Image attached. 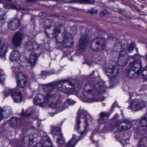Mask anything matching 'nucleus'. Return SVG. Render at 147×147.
<instances>
[{
    "label": "nucleus",
    "instance_id": "5701e85b",
    "mask_svg": "<svg viewBox=\"0 0 147 147\" xmlns=\"http://www.w3.org/2000/svg\"><path fill=\"white\" fill-rule=\"evenodd\" d=\"M38 57L37 55L35 53H32L30 56L27 61L32 66L35 65V63Z\"/></svg>",
    "mask_w": 147,
    "mask_h": 147
},
{
    "label": "nucleus",
    "instance_id": "bb28decb",
    "mask_svg": "<svg viewBox=\"0 0 147 147\" xmlns=\"http://www.w3.org/2000/svg\"><path fill=\"white\" fill-rule=\"evenodd\" d=\"M76 136L74 135L71 140L66 145L65 147H74L78 141L77 139H76Z\"/></svg>",
    "mask_w": 147,
    "mask_h": 147
},
{
    "label": "nucleus",
    "instance_id": "a18cd8bd",
    "mask_svg": "<svg viewBox=\"0 0 147 147\" xmlns=\"http://www.w3.org/2000/svg\"><path fill=\"white\" fill-rule=\"evenodd\" d=\"M118 115H116L114 117V119H115L117 118V117H118Z\"/></svg>",
    "mask_w": 147,
    "mask_h": 147
},
{
    "label": "nucleus",
    "instance_id": "a878e982",
    "mask_svg": "<svg viewBox=\"0 0 147 147\" xmlns=\"http://www.w3.org/2000/svg\"><path fill=\"white\" fill-rule=\"evenodd\" d=\"M100 118L98 120V122L103 123L105 122L108 119V114L107 113L102 112L100 114Z\"/></svg>",
    "mask_w": 147,
    "mask_h": 147
},
{
    "label": "nucleus",
    "instance_id": "37998d69",
    "mask_svg": "<svg viewBox=\"0 0 147 147\" xmlns=\"http://www.w3.org/2000/svg\"><path fill=\"white\" fill-rule=\"evenodd\" d=\"M105 99V98L104 97H103L101 99L99 100V101H103V100H104Z\"/></svg>",
    "mask_w": 147,
    "mask_h": 147
},
{
    "label": "nucleus",
    "instance_id": "ddd939ff",
    "mask_svg": "<svg viewBox=\"0 0 147 147\" xmlns=\"http://www.w3.org/2000/svg\"><path fill=\"white\" fill-rule=\"evenodd\" d=\"M51 142L47 136H43L40 143L36 144L33 147H51Z\"/></svg>",
    "mask_w": 147,
    "mask_h": 147
},
{
    "label": "nucleus",
    "instance_id": "603ef678",
    "mask_svg": "<svg viewBox=\"0 0 147 147\" xmlns=\"http://www.w3.org/2000/svg\"><path fill=\"white\" fill-rule=\"evenodd\" d=\"M70 60H71V61H73V59H72V58H71V59H70Z\"/></svg>",
    "mask_w": 147,
    "mask_h": 147
},
{
    "label": "nucleus",
    "instance_id": "3c124183",
    "mask_svg": "<svg viewBox=\"0 0 147 147\" xmlns=\"http://www.w3.org/2000/svg\"><path fill=\"white\" fill-rule=\"evenodd\" d=\"M2 1L1 0H0V3H2Z\"/></svg>",
    "mask_w": 147,
    "mask_h": 147
},
{
    "label": "nucleus",
    "instance_id": "473e14b6",
    "mask_svg": "<svg viewBox=\"0 0 147 147\" xmlns=\"http://www.w3.org/2000/svg\"><path fill=\"white\" fill-rule=\"evenodd\" d=\"M5 111L3 108H0V121L3 118Z\"/></svg>",
    "mask_w": 147,
    "mask_h": 147
},
{
    "label": "nucleus",
    "instance_id": "4468645a",
    "mask_svg": "<svg viewBox=\"0 0 147 147\" xmlns=\"http://www.w3.org/2000/svg\"><path fill=\"white\" fill-rule=\"evenodd\" d=\"M134 122L129 121L128 120H125L121 122L118 121L116 122L114 128L117 127L119 126L121 123L122 125L121 126V130H126L130 128L132 126V124H134Z\"/></svg>",
    "mask_w": 147,
    "mask_h": 147
},
{
    "label": "nucleus",
    "instance_id": "9d476101",
    "mask_svg": "<svg viewBox=\"0 0 147 147\" xmlns=\"http://www.w3.org/2000/svg\"><path fill=\"white\" fill-rule=\"evenodd\" d=\"M146 101L141 99H136L130 104V107L134 111L140 110L145 108L147 105Z\"/></svg>",
    "mask_w": 147,
    "mask_h": 147
},
{
    "label": "nucleus",
    "instance_id": "a211bd4d",
    "mask_svg": "<svg viewBox=\"0 0 147 147\" xmlns=\"http://www.w3.org/2000/svg\"><path fill=\"white\" fill-rule=\"evenodd\" d=\"M127 47V45H124L121 46L120 53L119 55L118 58L119 59L122 60H125L126 58L128 57L127 55L126 50Z\"/></svg>",
    "mask_w": 147,
    "mask_h": 147
},
{
    "label": "nucleus",
    "instance_id": "f03ea898",
    "mask_svg": "<svg viewBox=\"0 0 147 147\" xmlns=\"http://www.w3.org/2000/svg\"><path fill=\"white\" fill-rule=\"evenodd\" d=\"M90 116L86 112L82 109H80L78 113L76 120L75 129L83 136L88 130V121L91 120Z\"/></svg>",
    "mask_w": 147,
    "mask_h": 147
},
{
    "label": "nucleus",
    "instance_id": "8fccbe9b",
    "mask_svg": "<svg viewBox=\"0 0 147 147\" xmlns=\"http://www.w3.org/2000/svg\"><path fill=\"white\" fill-rule=\"evenodd\" d=\"M51 27L50 26H46V28H50Z\"/></svg>",
    "mask_w": 147,
    "mask_h": 147
},
{
    "label": "nucleus",
    "instance_id": "ea45409f",
    "mask_svg": "<svg viewBox=\"0 0 147 147\" xmlns=\"http://www.w3.org/2000/svg\"><path fill=\"white\" fill-rule=\"evenodd\" d=\"M118 44L119 45V44L118 43H116L115 45L114 48V51H118Z\"/></svg>",
    "mask_w": 147,
    "mask_h": 147
},
{
    "label": "nucleus",
    "instance_id": "9b49d317",
    "mask_svg": "<svg viewBox=\"0 0 147 147\" xmlns=\"http://www.w3.org/2000/svg\"><path fill=\"white\" fill-rule=\"evenodd\" d=\"M27 77L22 72L18 73L17 77V86L19 88H23L26 86Z\"/></svg>",
    "mask_w": 147,
    "mask_h": 147
},
{
    "label": "nucleus",
    "instance_id": "423d86ee",
    "mask_svg": "<svg viewBox=\"0 0 147 147\" xmlns=\"http://www.w3.org/2000/svg\"><path fill=\"white\" fill-rule=\"evenodd\" d=\"M72 83L67 80H62L59 81L57 84V88L59 90L64 92L69 93L75 90V88H71Z\"/></svg>",
    "mask_w": 147,
    "mask_h": 147
},
{
    "label": "nucleus",
    "instance_id": "7c9ffc66",
    "mask_svg": "<svg viewBox=\"0 0 147 147\" xmlns=\"http://www.w3.org/2000/svg\"><path fill=\"white\" fill-rule=\"evenodd\" d=\"M64 139L63 138L62 135H59L57 141V143L59 145H61L64 143Z\"/></svg>",
    "mask_w": 147,
    "mask_h": 147
},
{
    "label": "nucleus",
    "instance_id": "4c0bfd02",
    "mask_svg": "<svg viewBox=\"0 0 147 147\" xmlns=\"http://www.w3.org/2000/svg\"><path fill=\"white\" fill-rule=\"evenodd\" d=\"M108 13V12L106 10H104L100 12V15L101 16L106 15Z\"/></svg>",
    "mask_w": 147,
    "mask_h": 147
},
{
    "label": "nucleus",
    "instance_id": "7ed1b4c3",
    "mask_svg": "<svg viewBox=\"0 0 147 147\" xmlns=\"http://www.w3.org/2000/svg\"><path fill=\"white\" fill-rule=\"evenodd\" d=\"M64 29L63 26L62 25H60L55 28L53 30L54 33L53 34V36L56 37L57 42L66 43V46L67 47H70L72 46L73 42L71 38H68V34H66L65 32H63L62 33L63 38H57V37L58 34L60 33L61 30H64Z\"/></svg>",
    "mask_w": 147,
    "mask_h": 147
},
{
    "label": "nucleus",
    "instance_id": "58836bf2",
    "mask_svg": "<svg viewBox=\"0 0 147 147\" xmlns=\"http://www.w3.org/2000/svg\"><path fill=\"white\" fill-rule=\"evenodd\" d=\"M67 103L69 105H73L75 102L74 101L71 100L70 99H67Z\"/></svg>",
    "mask_w": 147,
    "mask_h": 147
},
{
    "label": "nucleus",
    "instance_id": "6e6552de",
    "mask_svg": "<svg viewBox=\"0 0 147 147\" xmlns=\"http://www.w3.org/2000/svg\"><path fill=\"white\" fill-rule=\"evenodd\" d=\"M105 43L104 38L97 37L92 40L90 47L94 51L97 52L105 48Z\"/></svg>",
    "mask_w": 147,
    "mask_h": 147
},
{
    "label": "nucleus",
    "instance_id": "cd10ccee",
    "mask_svg": "<svg viewBox=\"0 0 147 147\" xmlns=\"http://www.w3.org/2000/svg\"><path fill=\"white\" fill-rule=\"evenodd\" d=\"M95 0H73L70 1V3H78L83 4H93L94 3Z\"/></svg>",
    "mask_w": 147,
    "mask_h": 147
},
{
    "label": "nucleus",
    "instance_id": "2eb2a0df",
    "mask_svg": "<svg viewBox=\"0 0 147 147\" xmlns=\"http://www.w3.org/2000/svg\"><path fill=\"white\" fill-rule=\"evenodd\" d=\"M87 35L85 34L82 36L79 42V48L80 51L81 52L84 51L86 48V45L88 43Z\"/></svg>",
    "mask_w": 147,
    "mask_h": 147
},
{
    "label": "nucleus",
    "instance_id": "4d7b16f0",
    "mask_svg": "<svg viewBox=\"0 0 147 147\" xmlns=\"http://www.w3.org/2000/svg\"><path fill=\"white\" fill-rule=\"evenodd\" d=\"M143 76H144V75L143 74Z\"/></svg>",
    "mask_w": 147,
    "mask_h": 147
},
{
    "label": "nucleus",
    "instance_id": "aec40b11",
    "mask_svg": "<svg viewBox=\"0 0 147 147\" xmlns=\"http://www.w3.org/2000/svg\"><path fill=\"white\" fill-rule=\"evenodd\" d=\"M4 6L6 9H11L17 10L24 9V8H21L16 2H14L11 4L4 3Z\"/></svg>",
    "mask_w": 147,
    "mask_h": 147
},
{
    "label": "nucleus",
    "instance_id": "20e7f679",
    "mask_svg": "<svg viewBox=\"0 0 147 147\" xmlns=\"http://www.w3.org/2000/svg\"><path fill=\"white\" fill-rule=\"evenodd\" d=\"M93 87L91 83H88L85 86L83 92L84 101L90 102L96 101L94 97V92L92 89Z\"/></svg>",
    "mask_w": 147,
    "mask_h": 147
},
{
    "label": "nucleus",
    "instance_id": "412c9836",
    "mask_svg": "<svg viewBox=\"0 0 147 147\" xmlns=\"http://www.w3.org/2000/svg\"><path fill=\"white\" fill-rule=\"evenodd\" d=\"M37 45L35 42L29 41L26 42L25 44V49L29 51H34L36 48Z\"/></svg>",
    "mask_w": 147,
    "mask_h": 147
},
{
    "label": "nucleus",
    "instance_id": "72a5a7b5",
    "mask_svg": "<svg viewBox=\"0 0 147 147\" xmlns=\"http://www.w3.org/2000/svg\"><path fill=\"white\" fill-rule=\"evenodd\" d=\"M4 16L3 15L0 16V27L2 26L5 22Z\"/></svg>",
    "mask_w": 147,
    "mask_h": 147
},
{
    "label": "nucleus",
    "instance_id": "f8f14e48",
    "mask_svg": "<svg viewBox=\"0 0 147 147\" xmlns=\"http://www.w3.org/2000/svg\"><path fill=\"white\" fill-rule=\"evenodd\" d=\"M24 38L23 33L18 32L15 34L12 39V43L16 47H19L22 44V41Z\"/></svg>",
    "mask_w": 147,
    "mask_h": 147
},
{
    "label": "nucleus",
    "instance_id": "b1692460",
    "mask_svg": "<svg viewBox=\"0 0 147 147\" xmlns=\"http://www.w3.org/2000/svg\"><path fill=\"white\" fill-rule=\"evenodd\" d=\"M133 122L136 123V125L138 123H140L143 127L147 126V113L141 119H138L136 121H133Z\"/></svg>",
    "mask_w": 147,
    "mask_h": 147
},
{
    "label": "nucleus",
    "instance_id": "39448f33",
    "mask_svg": "<svg viewBox=\"0 0 147 147\" xmlns=\"http://www.w3.org/2000/svg\"><path fill=\"white\" fill-rule=\"evenodd\" d=\"M119 68L118 66L113 64H108L105 69V71L106 74L109 76L113 78L111 80V82L114 84H116L118 82V80L115 78L119 73Z\"/></svg>",
    "mask_w": 147,
    "mask_h": 147
},
{
    "label": "nucleus",
    "instance_id": "0eeeda50",
    "mask_svg": "<svg viewBox=\"0 0 147 147\" xmlns=\"http://www.w3.org/2000/svg\"><path fill=\"white\" fill-rule=\"evenodd\" d=\"M4 94L6 96L10 94L15 102H21L23 99L21 93L17 89H7L4 91Z\"/></svg>",
    "mask_w": 147,
    "mask_h": 147
},
{
    "label": "nucleus",
    "instance_id": "2f4dec72",
    "mask_svg": "<svg viewBox=\"0 0 147 147\" xmlns=\"http://www.w3.org/2000/svg\"><path fill=\"white\" fill-rule=\"evenodd\" d=\"M5 74L3 72V71L0 70V83L3 82L4 80V76Z\"/></svg>",
    "mask_w": 147,
    "mask_h": 147
},
{
    "label": "nucleus",
    "instance_id": "393cba45",
    "mask_svg": "<svg viewBox=\"0 0 147 147\" xmlns=\"http://www.w3.org/2000/svg\"><path fill=\"white\" fill-rule=\"evenodd\" d=\"M97 91L100 93L104 92L107 87L103 82H100L99 84H96L94 87Z\"/></svg>",
    "mask_w": 147,
    "mask_h": 147
},
{
    "label": "nucleus",
    "instance_id": "a19ab883",
    "mask_svg": "<svg viewBox=\"0 0 147 147\" xmlns=\"http://www.w3.org/2000/svg\"><path fill=\"white\" fill-rule=\"evenodd\" d=\"M29 111V110H27V112H26V113L25 114H24V113H22V115L23 116H29L30 115L31 113H28V111Z\"/></svg>",
    "mask_w": 147,
    "mask_h": 147
},
{
    "label": "nucleus",
    "instance_id": "de8ad7c7",
    "mask_svg": "<svg viewBox=\"0 0 147 147\" xmlns=\"http://www.w3.org/2000/svg\"><path fill=\"white\" fill-rule=\"evenodd\" d=\"M94 71H93L92 72L90 75V76H92L94 74Z\"/></svg>",
    "mask_w": 147,
    "mask_h": 147
},
{
    "label": "nucleus",
    "instance_id": "79ce46f5",
    "mask_svg": "<svg viewBox=\"0 0 147 147\" xmlns=\"http://www.w3.org/2000/svg\"><path fill=\"white\" fill-rule=\"evenodd\" d=\"M42 74L44 76L46 75L47 74V72L45 71H43L42 72Z\"/></svg>",
    "mask_w": 147,
    "mask_h": 147
},
{
    "label": "nucleus",
    "instance_id": "4be33fe9",
    "mask_svg": "<svg viewBox=\"0 0 147 147\" xmlns=\"http://www.w3.org/2000/svg\"><path fill=\"white\" fill-rule=\"evenodd\" d=\"M20 54L18 51H13L11 53L10 59L12 61H17L20 60Z\"/></svg>",
    "mask_w": 147,
    "mask_h": 147
},
{
    "label": "nucleus",
    "instance_id": "f257e3e1",
    "mask_svg": "<svg viewBox=\"0 0 147 147\" xmlns=\"http://www.w3.org/2000/svg\"><path fill=\"white\" fill-rule=\"evenodd\" d=\"M55 87L54 83H51L44 85L43 89L46 93L45 96L41 94H38L34 99V103L36 105H39L41 107L44 104H48L51 108L57 109L58 112L61 111L67 107L66 102L61 103L57 100L58 97L55 95L50 94Z\"/></svg>",
    "mask_w": 147,
    "mask_h": 147
},
{
    "label": "nucleus",
    "instance_id": "49530a36",
    "mask_svg": "<svg viewBox=\"0 0 147 147\" xmlns=\"http://www.w3.org/2000/svg\"><path fill=\"white\" fill-rule=\"evenodd\" d=\"M6 1H8V2H10L12 1V0H5Z\"/></svg>",
    "mask_w": 147,
    "mask_h": 147
},
{
    "label": "nucleus",
    "instance_id": "5fc2aeb1",
    "mask_svg": "<svg viewBox=\"0 0 147 147\" xmlns=\"http://www.w3.org/2000/svg\"><path fill=\"white\" fill-rule=\"evenodd\" d=\"M76 86H77L78 87V86H78L77 85H76Z\"/></svg>",
    "mask_w": 147,
    "mask_h": 147
},
{
    "label": "nucleus",
    "instance_id": "c85d7f7f",
    "mask_svg": "<svg viewBox=\"0 0 147 147\" xmlns=\"http://www.w3.org/2000/svg\"><path fill=\"white\" fill-rule=\"evenodd\" d=\"M138 147H147V137H143L141 138Z\"/></svg>",
    "mask_w": 147,
    "mask_h": 147
},
{
    "label": "nucleus",
    "instance_id": "c03bdc74",
    "mask_svg": "<svg viewBox=\"0 0 147 147\" xmlns=\"http://www.w3.org/2000/svg\"><path fill=\"white\" fill-rule=\"evenodd\" d=\"M129 96L130 97V98H131V97L133 96V94L131 93H129Z\"/></svg>",
    "mask_w": 147,
    "mask_h": 147
},
{
    "label": "nucleus",
    "instance_id": "864d4df0",
    "mask_svg": "<svg viewBox=\"0 0 147 147\" xmlns=\"http://www.w3.org/2000/svg\"><path fill=\"white\" fill-rule=\"evenodd\" d=\"M54 73H52L51 74H54Z\"/></svg>",
    "mask_w": 147,
    "mask_h": 147
},
{
    "label": "nucleus",
    "instance_id": "e433bc0d",
    "mask_svg": "<svg viewBox=\"0 0 147 147\" xmlns=\"http://www.w3.org/2000/svg\"><path fill=\"white\" fill-rule=\"evenodd\" d=\"M129 139L125 140V139L122 140L121 141V142L123 146H124L125 144L129 143Z\"/></svg>",
    "mask_w": 147,
    "mask_h": 147
},
{
    "label": "nucleus",
    "instance_id": "dca6fc26",
    "mask_svg": "<svg viewBox=\"0 0 147 147\" xmlns=\"http://www.w3.org/2000/svg\"><path fill=\"white\" fill-rule=\"evenodd\" d=\"M37 137L36 134L31 135L29 136H26L24 138L23 142L25 146L27 147L32 145L34 138Z\"/></svg>",
    "mask_w": 147,
    "mask_h": 147
},
{
    "label": "nucleus",
    "instance_id": "1a4fd4ad",
    "mask_svg": "<svg viewBox=\"0 0 147 147\" xmlns=\"http://www.w3.org/2000/svg\"><path fill=\"white\" fill-rule=\"evenodd\" d=\"M141 67V63L139 61L136 62L134 61V63H131L129 65L130 69L128 72V76L131 78H136L138 76V73L140 70H137L138 72L136 73L135 70L137 68H139Z\"/></svg>",
    "mask_w": 147,
    "mask_h": 147
},
{
    "label": "nucleus",
    "instance_id": "f3484780",
    "mask_svg": "<svg viewBox=\"0 0 147 147\" xmlns=\"http://www.w3.org/2000/svg\"><path fill=\"white\" fill-rule=\"evenodd\" d=\"M19 25V20L18 19L14 18L9 22L8 28L11 30H15L18 28Z\"/></svg>",
    "mask_w": 147,
    "mask_h": 147
},
{
    "label": "nucleus",
    "instance_id": "6ab92c4d",
    "mask_svg": "<svg viewBox=\"0 0 147 147\" xmlns=\"http://www.w3.org/2000/svg\"><path fill=\"white\" fill-rule=\"evenodd\" d=\"M10 125L12 127L16 129L20 126V120L16 117H13L10 121Z\"/></svg>",
    "mask_w": 147,
    "mask_h": 147
},
{
    "label": "nucleus",
    "instance_id": "f704fd0d",
    "mask_svg": "<svg viewBox=\"0 0 147 147\" xmlns=\"http://www.w3.org/2000/svg\"><path fill=\"white\" fill-rule=\"evenodd\" d=\"M88 12L91 14H94L97 13L98 12V10L97 9L94 10V9H91L88 11Z\"/></svg>",
    "mask_w": 147,
    "mask_h": 147
},
{
    "label": "nucleus",
    "instance_id": "09e8293b",
    "mask_svg": "<svg viewBox=\"0 0 147 147\" xmlns=\"http://www.w3.org/2000/svg\"><path fill=\"white\" fill-rule=\"evenodd\" d=\"M115 104H113V106H112V108L113 109V108L114 107V105H115Z\"/></svg>",
    "mask_w": 147,
    "mask_h": 147
},
{
    "label": "nucleus",
    "instance_id": "c9c22d12",
    "mask_svg": "<svg viewBox=\"0 0 147 147\" xmlns=\"http://www.w3.org/2000/svg\"><path fill=\"white\" fill-rule=\"evenodd\" d=\"M135 45L134 43H131L129 46L128 48V51L130 52L133 50L135 47Z\"/></svg>",
    "mask_w": 147,
    "mask_h": 147
},
{
    "label": "nucleus",
    "instance_id": "6e6d98bb",
    "mask_svg": "<svg viewBox=\"0 0 147 147\" xmlns=\"http://www.w3.org/2000/svg\"><path fill=\"white\" fill-rule=\"evenodd\" d=\"M80 86V87H81V86Z\"/></svg>",
    "mask_w": 147,
    "mask_h": 147
},
{
    "label": "nucleus",
    "instance_id": "c756f323",
    "mask_svg": "<svg viewBox=\"0 0 147 147\" xmlns=\"http://www.w3.org/2000/svg\"><path fill=\"white\" fill-rule=\"evenodd\" d=\"M51 132L52 134L55 135H58L59 136L61 135L60 128L55 126L52 127V129Z\"/></svg>",
    "mask_w": 147,
    "mask_h": 147
}]
</instances>
